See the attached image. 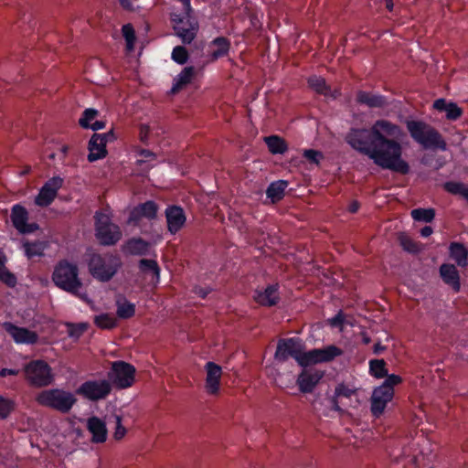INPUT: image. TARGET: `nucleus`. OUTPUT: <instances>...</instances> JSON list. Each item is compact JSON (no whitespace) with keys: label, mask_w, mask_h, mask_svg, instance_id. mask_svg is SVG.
Here are the masks:
<instances>
[{"label":"nucleus","mask_w":468,"mask_h":468,"mask_svg":"<svg viewBox=\"0 0 468 468\" xmlns=\"http://www.w3.org/2000/svg\"><path fill=\"white\" fill-rule=\"evenodd\" d=\"M324 371L303 367L296 379L299 390L304 394L312 393L324 378Z\"/></svg>","instance_id":"obj_17"},{"label":"nucleus","mask_w":468,"mask_h":468,"mask_svg":"<svg viewBox=\"0 0 468 468\" xmlns=\"http://www.w3.org/2000/svg\"><path fill=\"white\" fill-rule=\"evenodd\" d=\"M171 21L176 35L184 42L190 43L196 37L198 25L192 16V12L186 10L182 11L180 14L173 12L171 14Z\"/></svg>","instance_id":"obj_8"},{"label":"nucleus","mask_w":468,"mask_h":468,"mask_svg":"<svg viewBox=\"0 0 468 468\" xmlns=\"http://www.w3.org/2000/svg\"><path fill=\"white\" fill-rule=\"evenodd\" d=\"M304 345L299 337L282 338L277 343L274 359L284 363L290 357L293 358L300 367H303Z\"/></svg>","instance_id":"obj_7"},{"label":"nucleus","mask_w":468,"mask_h":468,"mask_svg":"<svg viewBox=\"0 0 468 468\" xmlns=\"http://www.w3.org/2000/svg\"><path fill=\"white\" fill-rule=\"evenodd\" d=\"M122 32L126 41L127 49L132 50L135 41V33L133 26L130 24L122 26Z\"/></svg>","instance_id":"obj_45"},{"label":"nucleus","mask_w":468,"mask_h":468,"mask_svg":"<svg viewBox=\"0 0 468 468\" xmlns=\"http://www.w3.org/2000/svg\"><path fill=\"white\" fill-rule=\"evenodd\" d=\"M369 373L376 378H382L388 375L387 364L383 359H371L369 361Z\"/></svg>","instance_id":"obj_37"},{"label":"nucleus","mask_w":468,"mask_h":468,"mask_svg":"<svg viewBox=\"0 0 468 468\" xmlns=\"http://www.w3.org/2000/svg\"><path fill=\"white\" fill-rule=\"evenodd\" d=\"M433 232V229L430 226H425L420 229V235L424 238L431 236Z\"/></svg>","instance_id":"obj_60"},{"label":"nucleus","mask_w":468,"mask_h":468,"mask_svg":"<svg viewBox=\"0 0 468 468\" xmlns=\"http://www.w3.org/2000/svg\"><path fill=\"white\" fill-rule=\"evenodd\" d=\"M404 135L400 126L380 119L369 129L351 128L346 135V142L354 150L368 156L379 167L408 175L410 165L401 157L400 140Z\"/></svg>","instance_id":"obj_1"},{"label":"nucleus","mask_w":468,"mask_h":468,"mask_svg":"<svg viewBox=\"0 0 468 468\" xmlns=\"http://www.w3.org/2000/svg\"><path fill=\"white\" fill-rule=\"evenodd\" d=\"M98 115V110L93 108H88L84 110V112H82L81 117L79 120V124L84 129L89 128V126L91 123V121H93Z\"/></svg>","instance_id":"obj_44"},{"label":"nucleus","mask_w":468,"mask_h":468,"mask_svg":"<svg viewBox=\"0 0 468 468\" xmlns=\"http://www.w3.org/2000/svg\"><path fill=\"white\" fill-rule=\"evenodd\" d=\"M135 367L125 361L117 360L112 363L109 378L120 388H130L135 378Z\"/></svg>","instance_id":"obj_9"},{"label":"nucleus","mask_w":468,"mask_h":468,"mask_svg":"<svg viewBox=\"0 0 468 468\" xmlns=\"http://www.w3.org/2000/svg\"><path fill=\"white\" fill-rule=\"evenodd\" d=\"M307 81L309 87L321 95L326 96L331 90L330 87L326 84L325 80L322 77L313 75L308 78Z\"/></svg>","instance_id":"obj_36"},{"label":"nucleus","mask_w":468,"mask_h":468,"mask_svg":"<svg viewBox=\"0 0 468 468\" xmlns=\"http://www.w3.org/2000/svg\"><path fill=\"white\" fill-rule=\"evenodd\" d=\"M138 154L145 159H154L156 156V154L154 152L148 149H140Z\"/></svg>","instance_id":"obj_57"},{"label":"nucleus","mask_w":468,"mask_h":468,"mask_svg":"<svg viewBox=\"0 0 468 468\" xmlns=\"http://www.w3.org/2000/svg\"><path fill=\"white\" fill-rule=\"evenodd\" d=\"M37 402L44 407L69 413L77 402L75 395L61 388L45 389L36 398Z\"/></svg>","instance_id":"obj_5"},{"label":"nucleus","mask_w":468,"mask_h":468,"mask_svg":"<svg viewBox=\"0 0 468 468\" xmlns=\"http://www.w3.org/2000/svg\"><path fill=\"white\" fill-rule=\"evenodd\" d=\"M87 429L91 433V441L102 443L107 440V427L104 420L99 417L92 416L88 419Z\"/></svg>","instance_id":"obj_22"},{"label":"nucleus","mask_w":468,"mask_h":468,"mask_svg":"<svg viewBox=\"0 0 468 468\" xmlns=\"http://www.w3.org/2000/svg\"><path fill=\"white\" fill-rule=\"evenodd\" d=\"M269 151L272 154H282L288 150L287 143L278 135H270L264 138Z\"/></svg>","instance_id":"obj_33"},{"label":"nucleus","mask_w":468,"mask_h":468,"mask_svg":"<svg viewBox=\"0 0 468 468\" xmlns=\"http://www.w3.org/2000/svg\"><path fill=\"white\" fill-rule=\"evenodd\" d=\"M138 268L144 274H151L153 282L159 283L161 269L155 260L141 259L138 261Z\"/></svg>","instance_id":"obj_31"},{"label":"nucleus","mask_w":468,"mask_h":468,"mask_svg":"<svg viewBox=\"0 0 468 468\" xmlns=\"http://www.w3.org/2000/svg\"><path fill=\"white\" fill-rule=\"evenodd\" d=\"M303 156L313 165H318L321 160L324 158V154L321 151L314 149H306L303 151Z\"/></svg>","instance_id":"obj_46"},{"label":"nucleus","mask_w":468,"mask_h":468,"mask_svg":"<svg viewBox=\"0 0 468 468\" xmlns=\"http://www.w3.org/2000/svg\"><path fill=\"white\" fill-rule=\"evenodd\" d=\"M205 367L207 370V389L210 394H216L219 389V382L222 374L221 367L214 362L209 361L206 364Z\"/></svg>","instance_id":"obj_23"},{"label":"nucleus","mask_w":468,"mask_h":468,"mask_svg":"<svg viewBox=\"0 0 468 468\" xmlns=\"http://www.w3.org/2000/svg\"><path fill=\"white\" fill-rule=\"evenodd\" d=\"M342 355L343 350L335 345H329L324 348H314L309 351H305L303 367H308L310 366L322 363H329Z\"/></svg>","instance_id":"obj_12"},{"label":"nucleus","mask_w":468,"mask_h":468,"mask_svg":"<svg viewBox=\"0 0 468 468\" xmlns=\"http://www.w3.org/2000/svg\"><path fill=\"white\" fill-rule=\"evenodd\" d=\"M440 277L455 292L461 290L460 274L457 268L451 263H442L439 268Z\"/></svg>","instance_id":"obj_21"},{"label":"nucleus","mask_w":468,"mask_h":468,"mask_svg":"<svg viewBox=\"0 0 468 468\" xmlns=\"http://www.w3.org/2000/svg\"><path fill=\"white\" fill-rule=\"evenodd\" d=\"M229 41L226 37H220L210 42L208 52L212 58H219L229 55Z\"/></svg>","instance_id":"obj_29"},{"label":"nucleus","mask_w":468,"mask_h":468,"mask_svg":"<svg viewBox=\"0 0 468 468\" xmlns=\"http://www.w3.org/2000/svg\"><path fill=\"white\" fill-rule=\"evenodd\" d=\"M15 410V402L0 395V420H5Z\"/></svg>","instance_id":"obj_43"},{"label":"nucleus","mask_w":468,"mask_h":468,"mask_svg":"<svg viewBox=\"0 0 468 468\" xmlns=\"http://www.w3.org/2000/svg\"><path fill=\"white\" fill-rule=\"evenodd\" d=\"M167 229L172 234H176L185 225L186 218L184 209L180 206H168L165 212Z\"/></svg>","instance_id":"obj_19"},{"label":"nucleus","mask_w":468,"mask_h":468,"mask_svg":"<svg viewBox=\"0 0 468 468\" xmlns=\"http://www.w3.org/2000/svg\"><path fill=\"white\" fill-rule=\"evenodd\" d=\"M433 108L439 112H445L446 119L449 121H457L463 113L462 108H460L455 102L447 101L445 99H437L433 102Z\"/></svg>","instance_id":"obj_26"},{"label":"nucleus","mask_w":468,"mask_h":468,"mask_svg":"<svg viewBox=\"0 0 468 468\" xmlns=\"http://www.w3.org/2000/svg\"><path fill=\"white\" fill-rule=\"evenodd\" d=\"M66 325L68 328L69 336L76 339L80 338L89 326L86 323H67Z\"/></svg>","instance_id":"obj_42"},{"label":"nucleus","mask_w":468,"mask_h":468,"mask_svg":"<svg viewBox=\"0 0 468 468\" xmlns=\"http://www.w3.org/2000/svg\"><path fill=\"white\" fill-rule=\"evenodd\" d=\"M0 282L10 288H14L17 283V279L13 272L5 269L0 273Z\"/></svg>","instance_id":"obj_47"},{"label":"nucleus","mask_w":468,"mask_h":468,"mask_svg":"<svg viewBox=\"0 0 468 468\" xmlns=\"http://www.w3.org/2000/svg\"><path fill=\"white\" fill-rule=\"evenodd\" d=\"M3 327L16 344L33 345L38 340V335L36 332L17 326L11 322H5Z\"/></svg>","instance_id":"obj_18"},{"label":"nucleus","mask_w":468,"mask_h":468,"mask_svg":"<svg viewBox=\"0 0 468 468\" xmlns=\"http://www.w3.org/2000/svg\"><path fill=\"white\" fill-rule=\"evenodd\" d=\"M411 218L415 221L431 223L435 218L434 208H415L410 212Z\"/></svg>","instance_id":"obj_38"},{"label":"nucleus","mask_w":468,"mask_h":468,"mask_svg":"<svg viewBox=\"0 0 468 468\" xmlns=\"http://www.w3.org/2000/svg\"><path fill=\"white\" fill-rule=\"evenodd\" d=\"M278 291V284H270L264 289V291H257L254 299L262 306H274L280 301Z\"/></svg>","instance_id":"obj_24"},{"label":"nucleus","mask_w":468,"mask_h":468,"mask_svg":"<svg viewBox=\"0 0 468 468\" xmlns=\"http://www.w3.org/2000/svg\"><path fill=\"white\" fill-rule=\"evenodd\" d=\"M158 205L154 200H147L133 207L127 218V224L133 227H139L143 218L154 220L157 218Z\"/></svg>","instance_id":"obj_14"},{"label":"nucleus","mask_w":468,"mask_h":468,"mask_svg":"<svg viewBox=\"0 0 468 468\" xmlns=\"http://www.w3.org/2000/svg\"><path fill=\"white\" fill-rule=\"evenodd\" d=\"M406 127L412 140L424 149H447V144L440 132L427 122L409 120L406 122Z\"/></svg>","instance_id":"obj_3"},{"label":"nucleus","mask_w":468,"mask_h":468,"mask_svg":"<svg viewBox=\"0 0 468 468\" xmlns=\"http://www.w3.org/2000/svg\"><path fill=\"white\" fill-rule=\"evenodd\" d=\"M171 58H188L187 50L182 46H177L173 49Z\"/></svg>","instance_id":"obj_53"},{"label":"nucleus","mask_w":468,"mask_h":468,"mask_svg":"<svg viewBox=\"0 0 468 468\" xmlns=\"http://www.w3.org/2000/svg\"><path fill=\"white\" fill-rule=\"evenodd\" d=\"M211 291L210 287H196L194 290L195 293L202 299H205Z\"/></svg>","instance_id":"obj_54"},{"label":"nucleus","mask_w":468,"mask_h":468,"mask_svg":"<svg viewBox=\"0 0 468 468\" xmlns=\"http://www.w3.org/2000/svg\"><path fill=\"white\" fill-rule=\"evenodd\" d=\"M120 5L125 10H133L132 0H120Z\"/></svg>","instance_id":"obj_61"},{"label":"nucleus","mask_w":468,"mask_h":468,"mask_svg":"<svg viewBox=\"0 0 468 468\" xmlns=\"http://www.w3.org/2000/svg\"><path fill=\"white\" fill-rule=\"evenodd\" d=\"M197 69L193 66L185 67L182 71L174 79V83L171 88V93L176 94L187 84L197 74Z\"/></svg>","instance_id":"obj_27"},{"label":"nucleus","mask_w":468,"mask_h":468,"mask_svg":"<svg viewBox=\"0 0 468 468\" xmlns=\"http://www.w3.org/2000/svg\"><path fill=\"white\" fill-rule=\"evenodd\" d=\"M106 127V122L104 121H95L94 122H91L88 129H90L92 131H99L102 130Z\"/></svg>","instance_id":"obj_56"},{"label":"nucleus","mask_w":468,"mask_h":468,"mask_svg":"<svg viewBox=\"0 0 468 468\" xmlns=\"http://www.w3.org/2000/svg\"><path fill=\"white\" fill-rule=\"evenodd\" d=\"M116 419V427L114 431V439L115 440H121L124 437L126 433V429L122 424V418L120 416H115Z\"/></svg>","instance_id":"obj_50"},{"label":"nucleus","mask_w":468,"mask_h":468,"mask_svg":"<svg viewBox=\"0 0 468 468\" xmlns=\"http://www.w3.org/2000/svg\"><path fill=\"white\" fill-rule=\"evenodd\" d=\"M29 213L21 204H15L11 207L10 220L13 227L23 235L31 234L39 229L36 222L28 223Z\"/></svg>","instance_id":"obj_13"},{"label":"nucleus","mask_w":468,"mask_h":468,"mask_svg":"<svg viewBox=\"0 0 468 468\" xmlns=\"http://www.w3.org/2000/svg\"><path fill=\"white\" fill-rule=\"evenodd\" d=\"M356 101L370 108H381L388 103L387 98L385 96L364 90H359L357 92Z\"/></svg>","instance_id":"obj_28"},{"label":"nucleus","mask_w":468,"mask_h":468,"mask_svg":"<svg viewBox=\"0 0 468 468\" xmlns=\"http://www.w3.org/2000/svg\"><path fill=\"white\" fill-rule=\"evenodd\" d=\"M394 397V390H389L386 387L378 386L377 387L372 393L370 399V410L374 417H380L387 404L392 400Z\"/></svg>","instance_id":"obj_16"},{"label":"nucleus","mask_w":468,"mask_h":468,"mask_svg":"<svg viewBox=\"0 0 468 468\" xmlns=\"http://www.w3.org/2000/svg\"><path fill=\"white\" fill-rule=\"evenodd\" d=\"M94 324L101 329H112L116 326V319L110 314H101L94 317Z\"/></svg>","instance_id":"obj_40"},{"label":"nucleus","mask_w":468,"mask_h":468,"mask_svg":"<svg viewBox=\"0 0 468 468\" xmlns=\"http://www.w3.org/2000/svg\"><path fill=\"white\" fill-rule=\"evenodd\" d=\"M96 218L95 236L103 246L115 245L122 238L120 228L112 223L107 217Z\"/></svg>","instance_id":"obj_10"},{"label":"nucleus","mask_w":468,"mask_h":468,"mask_svg":"<svg viewBox=\"0 0 468 468\" xmlns=\"http://www.w3.org/2000/svg\"><path fill=\"white\" fill-rule=\"evenodd\" d=\"M135 314V304L128 301L117 303V315L121 319H129Z\"/></svg>","instance_id":"obj_41"},{"label":"nucleus","mask_w":468,"mask_h":468,"mask_svg":"<svg viewBox=\"0 0 468 468\" xmlns=\"http://www.w3.org/2000/svg\"><path fill=\"white\" fill-rule=\"evenodd\" d=\"M360 207V204L358 201L354 200L348 206V211L352 214L356 213Z\"/></svg>","instance_id":"obj_59"},{"label":"nucleus","mask_w":468,"mask_h":468,"mask_svg":"<svg viewBox=\"0 0 468 468\" xmlns=\"http://www.w3.org/2000/svg\"><path fill=\"white\" fill-rule=\"evenodd\" d=\"M106 145L107 144L101 137V133H93L88 144V161L93 163L106 157L108 154Z\"/></svg>","instance_id":"obj_20"},{"label":"nucleus","mask_w":468,"mask_h":468,"mask_svg":"<svg viewBox=\"0 0 468 468\" xmlns=\"http://www.w3.org/2000/svg\"><path fill=\"white\" fill-rule=\"evenodd\" d=\"M88 256V268L90 275L99 282L111 281L122 267L119 255L113 253L91 252Z\"/></svg>","instance_id":"obj_2"},{"label":"nucleus","mask_w":468,"mask_h":468,"mask_svg":"<svg viewBox=\"0 0 468 468\" xmlns=\"http://www.w3.org/2000/svg\"><path fill=\"white\" fill-rule=\"evenodd\" d=\"M355 393V390L348 388L345 384H339L335 390V397L350 398Z\"/></svg>","instance_id":"obj_49"},{"label":"nucleus","mask_w":468,"mask_h":468,"mask_svg":"<svg viewBox=\"0 0 468 468\" xmlns=\"http://www.w3.org/2000/svg\"><path fill=\"white\" fill-rule=\"evenodd\" d=\"M149 133H150V127L147 124H141L139 127V140L142 144L148 145Z\"/></svg>","instance_id":"obj_51"},{"label":"nucleus","mask_w":468,"mask_h":468,"mask_svg":"<svg viewBox=\"0 0 468 468\" xmlns=\"http://www.w3.org/2000/svg\"><path fill=\"white\" fill-rule=\"evenodd\" d=\"M329 324L333 327H341L345 323V314L339 311L334 317L328 320Z\"/></svg>","instance_id":"obj_52"},{"label":"nucleus","mask_w":468,"mask_h":468,"mask_svg":"<svg viewBox=\"0 0 468 468\" xmlns=\"http://www.w3.org/2000/svg\"><path fill=\"white\" fill-rule=\"evenodd\" d=\"M386 349L384 346H382L380 343H376L373 346V352L376 355H379L381 352H383Z\"/></svg>","instance_id":"obj_63"},{"label":"nucleus","mask_w":468,"mask_h":468,"mask_svg":"<svg viewBox=\"0 0 468 468\" xmlns=\"http://www.w3.org/2000/svg\"><path fill=\"white\" fill-rule=\"evenodd\" d=\"M450 257L458 266L464 268L468 264V250L463 243L452 242L449 248Z\"/></svg>","instance_id":"obj_32"},{"label":"nucleus","mask_w":468,"mask_h":468,"mask_svg":"<svg viewBox=\"0 0 468 468\" xmlns=\"http://www.w3.org/2000/svg\"><path fill=\"white\" fill-rule=\"evenodd\" d=\"M25 378L28 383L36 388H45L55 380L51 367L42 359L31 360L24 366Z\"/></svg>","instance_id":"obj_6"},{"label":"nucleus","mask_w":468,"mask_h":468,"mask_svg":"<svg viewBox=\"0 0 468 468\" xmlns=\"http://www.w3.org/2000/svg\"><path fill=\"white\" fill-rule=\"evenodd\" d=\"M25 254L28 259H32L36 256L41 257L44 255L46 245L42 241H27L23 244Z\"/></svg>","instance_id":"obj_35"},{"label":"nucleus","mask_w":468,"mask_h":468,"mask_svg":"<svg viewBox=\"0 0 468 468\" xmlns=\"http://www.w3.org/2000/svg\"><path fill=\"white\" fill-rule=\"evenodd\" d=\"M112 391L111 383L106 379L87 380L77 389L76 393L90 401L104 399Z\"/></svg>","instance_id":"obj_11"},{"label":"nucleus","mask_w":468,"mask_h":468,"mask_svg":"<svg viewBox=\"0 0 468 468\" xmlns=\"http://www.w3.org/2000/svg\"><path fill=\"white\" fill-rule=\"evenodd\" d=\"M331 408L332 410H335V411H341V408L339 406V403H338V400H337V397H334L332 399H331Z\"/></svg>","instance_id":"obj_62"},{"label":"nucleus","mask_w":468,"mask_h":468,"mask_svg":"<svg viewBox=\"0 0 468 468\" xmlns=\"http://www.w3.org/2000/svg\"><path fill=\"white\" fill-rule=\"evenodd\" d=\"M52 281L61 290L77 295L82 282L79 278V269L76 264L67 260L59 261L53 271Z\"/></svg>","instance_id":"obj_4"},{"label":"nucleus","mask_w":468,"mask_h":468,"mask_svg":"<svg viewBox=\"0 0 468 468\" xmlns=\"http://www.w3.org/2000/svg\"><path fill=\"white\" fill-rule=\"evenodd\" d=\"M64 179L60 176L49 178L39 189L35 197V204L40 207H46L52 204L58 195V191L62 187Z\"/></svg>","instance_id":"obj_15"},{"label":"nucleus","mask_w":468,"mask_h":468,"mask_svg":"<svg viewBox=\"0 0 468 468\" xmlns=\"http://www.w3.org/2000/svg\"><path fill=\"white\" fill-rule=\"evenodd\" d=\"M101 137H102L103 141H105L106 144H108L109 142H113L117 139V136L115 135L113 129L110 130L105 133H101Z\"/></svg>","instance_id":"obj_55"},{"label":"nucleus","mask_w":468,"mask_h":468,"mask_svg":"<svg viewBox=\"0 0 468 468\" xmlns=\"http://www.w3.org/2000/svg\"><path fill=\"white\" fill-rule=\"evenodd\" d=\"M150 242L142 238H131L123 245L124 253L134 256L147 255L150 249Z\"/></svg>","instance_id":"obj_25"},{"label":"nucleus","mask_w":468,"mask_h":468,"mask_svg":"<svg viewBox=\"0 0 468 468\" xmlns=\"http://www.w3.org/2000/svg\"><path fill=\"white\" fill-rule=\"evenodd\" d=\"M399 241L402 249L410 253L417 254L420 251L421 248L418 242L405 234L399 237Z\"/></svg>","instance_id":"obj_39"},{"label":"nucleus","mask_w":468,"mask_h":468,"mask_svg":"<svg viewBox=\"0 0 468 468\" xmlns=\"http://www.w3.org/2000/svg\"><path fill=\"white\" fill-rule=\"evenodd\" d=\"M401 382L402 378L399 375L388 374L386 376L385 381L381 384V386L386 387L389 390H394V387Z\"/></svg>","instance_id":"obj_48"},{"label":"nucleus","mask_w":468,"mask_h":468,"mask_svg":"<svg viewBox=\"0 0 468 468\" xmlns=\"http://www.w3.org/2000/svg\"><path fill=\"white\" fill-rule=\"evenodd\" d=\"M443 188L452 195L463 197L468 202V186L464 183L448 181L444 183Z\"/></svg>","instance_id":"obj_34"},{"label":"nucleus","mask_w":468,"mask_h":468,"mask_svg":"<svg viewBox=\"0 0 468 468\" xmlns=\"http://www.w3.org/2000/svg\"><path fill=\"white\" fill-rule=\"evenodd\" d=\"M289 183L286 180H277L271 182L266 189V196L272 204L281 201L285 195V190Z\"/></svg>","instance_id":"obj_30"},{"label":"nucleus","mask_w":468,"mask_h":468,"mask_svg":"<svg viewBox=\"0 0 468 468\" xmlns=\"http://www.w3.org/2000/svg\"><path fill=\"white\" fill-rule=\"evenodd\" d=\"M19 371L17 369L13 368H2L0 370V377L5 378L6 376H16L18 375Z\"/></svg>","instance_id":"obj_58"},{"label":"nucleus","mask_w":468,"mask_h":468,"mask_svg":"<svg viewBox=\"0 0 468 468\" xmlns=\"http://www.w3.org/2000/svg\"><path fill=\"white\" fill-rule=\"evenodd\" d=\"M5 262H6L5 255L3 253H0V273L6 269Z\"/></svg>","instance_id":"obj_64"}]
</instances>
